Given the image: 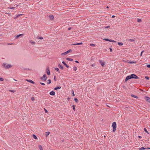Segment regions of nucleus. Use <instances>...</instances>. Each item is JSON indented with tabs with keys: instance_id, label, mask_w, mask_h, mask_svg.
<instances>
[{
	"instance_id": "nucleus-6",
	"label": "nucleus",
	"mask_w": 150,
	"mask_h": 150,
	"mask_svg": "<svg viewBox=\"0 0 150 150\" xmlns=\"http://www.w3.org/2000/svg\"><path fill=\"white\" fill-rule=\"evenodd\" d=\"M99 62L102 67L104 66L105 62L103 61L100 60L99 61Z\"/></svg>"
},
{
	"instance_id": "nucleus-23",
	"label": "nucleus",
	"mask_w": 150,
	"mask_h": 150,
	"mask_svg": "<svg viewBox=\"0 0 150 150\" xmlns=\"http://www.w3.org/2000/svg\"><path fill=\"white\" fill-rule=\"evenodd\" d=\"M131 96L132 97H134V98H137V99L138 98V97L137 96H135V95H133V94L131 95Z\"/></svg>"
},
{
	"instance_id": "nucleus-33",
	"label": "nucleus",
	"mask_w": 150,
	"mask_h": 150,
	"mask_svg": "<svg viewBox=\"0 0 150 150\" xmlns=\"http://www.w3.org/2000/svg\"><path fill=\"white\" fill-rule=\"evenodd\" d=\"M72 108L74 111H75V105H72Z\"/></svg>"
},
{
	"instance_id": "nucleus-60",
	"label": "nucleus",
	"mask_w": 150,
	"mask_h": 150,
	"mask_svg": "<svg viewBox=\"0 0 150 150\" xmlns=\"http://www.w3.org/2000/svg\"><path fill=\"white\" fill-rule=\"evenodd\" d=\"M69 99H70V98H68V100H69Z\"/></svg>"
},
{
	"instance_id": "nucleus-18",
	"label": "nucleus",
	"mask_w": 150,
	"mask_h": 150,
	"mask_svg": "<svg viewBox=\"0 0 150 150\" xmlns=\"http://www.w3.org/2000/svg\"><path fill=\"white\" fill-rule=\"evenodd\" d=\"M54 69L56 71H58L59 73H61L60 72V71L59 69L58 68L56 67L54 68Z\"/></svg>"
},
{
	"instance_id": "nucleus-43",
	"label": "nucleus",
	"mask_w": 150,
	"mask_h": 150,
	"mask_svg": "<svg viewBox=\"0 0 150 150\" xmlns=\"http://www.w3.org/2000/svg\"><path fill=\"white\" fill-rule=\"evenodd\" d=\"M147 67L148 68H150V64L147 65Z\"/></svg>"
},
{
	"instance_id": "nucleus-54",
	"label": "nucleus",
	"mask_w": 150,
	"mask_h": 150,
	"mask_svg": "<svg viewBox=\"0 0 150 150\" xmlns=\"http://www.w3.org/2000/svg\"><path fill=\"white\" fill-rule=\"evenodd\" d=\"M75 62L76 63H79V62L78 61H77V60H76L75 61Z\"/></svg>"
},
{
	"instance_id": "nucleus-50",
	"label": "nucleus",
	"mask_w": 150,
	"mask_h": 150,
	"mask_svg": "<svg viewBox=\"0 0 150 150\" xmlns=\"http://www.w3.org/2000/svg\"><path fill=\"white\" fill-rule=\"evenodd\" d=\"M71 27H69L68 29V30H71Z\"/></svg>"
},
{
	"instance_id": "nucleus-25",
	"label": "nucleus",
	"mask_w": 150,
	"mask_h": 150,
	"mask_svg": "<svg viewBox=\"0 0 150 150\" xmlns=\"http://www.w3.org/2000/svg\"><path fill=\"white\" fill-rule=\"evenodd\" d=\"M118 44L119 45H122L123 44V43L122 42H118Z\"/></svg>"
},
{
	"instance_id": "nucleus-10",
	"label": "nucleus",
	"mask_w": 150,
	"mask_h": 150,
	"mask_svg": "<svg viewBox=\"0 0 150 150\" xmlns=\"http://www.w3.org/2000/svg\"><path fill=\"white\" fill-rule=\"evenodd\" d=\"M49 18L50 20H54V16L53 15H50L49 16Z\"/></svg>"
},
{
	"instance_id": "nucleus-63",
	"label": "nucleus",
	"mask_w": 150,
	"mask_h": 150,
	"mask_svg": "<svg viewBox=\"0 0 150 150\" xmlns=\"http://www.w3.org/2000/svg\"><path fill=\"white\" fill-rule=\"evenodd\" d=\"M28 89V87H27L26 88V89Z\"/></svg>"
},
{
	"instance_id": "nucleus-38",
	"label": "nucleus",
	"mask_w": 150,
	"mask_h": 150,
	"mask_svg": "<svg viewBox=\"0 0 150 150\" xmlns=\"http://www.w3.org/2000/svg\"><path fill=\"white\" fill-rule=\"evenodd\" d=\"M31 100L32 101H33L35 100V98L34 97H32L31 98Z\"/></svg>"
},
{
	"instance_id": "nucleus-2",
	"label": "nucleus",
	"mask_w": 150,
	"mask_h": 150,
	"mask_svg": "<svg viewBox=\"0 0 150 150\" xmlns=\"http://www.w3.org/2000/svg\"><path fill=\"white\" fill-rule=\"evenodd\" d=\"M3 67L6 69H9L12 66L11 64H6L5 63H4L2 64Z\"/></svg>"
},
{
	"instance_id": "nucleus-29",
	"label": "nucleus",
	"mask_w": 150,
	"mask_h": 150,
	"mask_svg": "<svg viewBox=\"0 0 150 150\" xmlns=\"http://www.w3.org/2000/svg\"><path fill=\"white\" fill-rule=\"evenodd\" d=\"M137 22H139V23H140L142 21V20L141 19H137Z\"/></svg>"
},
{
	"instance_id": "nucleus-57",
	"label": "nucleus",
	"mask_w": 150,
	"mask_h": 150,
	"mask_svg": "<svg viewBox=\"0 0 150 150\" xmlns=\"http://www.w3.org/2000/svg\"><path fill=\"white\" fill-rule=\"evenodd\" d=\"M138 137L139 138H142V137L140 136H138Z\"/></svg>"
},
{
	"instance_id": "nucleus-36",
	"label": "nucleus",
	"mask_w": 150,
	"mask_h": 150,
	"mask_svg": "<svg viewBox=\"0 0 150 150\" xmlns=\"http://www.w3.org/2000/svg\"><path fill=\"white\" fill-rule=\"evenodd\" d=\"M103 40L107 41H110V39H108L105 38L103 39Z\"/></svg>"
},
{
	"instance_id": "nucleus-56",
	"label": "nucleus",
	"mask_w": 150,
	"mask_h": 150,
	"mask_svg": "<svg viewBox=\"0 0 150 150\" xmlns=\"http://www.w3.org/2000/svg\"><path fill=\"white\" fill-rule=\"evenodd\" d=\"M115 16H114V15H113V16H112V18H115Z\"/></svg>"
},
{
	"instance_id": "nucleus-9",
	"label": "nucleus",
	"mask_w": 150,
	"mask_h": 150,
	"mask_svg": "<svg viewBox=\"0 0 150 150\" xmlns=\"http://www.w3.org/2000/svg\"><path fill=\"white\" fill-rule=\"evenodd\" d=\"M145 149H150V148H144L143 147H142L140 148H139V150H144Z\"/></svg>"
},
{
	"instance_id": "nucleus-59",
	"label": "nucleus",
	"mask_w": 150,
	"mask_h": 150,
	"mask_svg": "<svg viewBox=\"0 0 150 150\" xmlns=\"http://www.w3.org/2000/svg\"><path fill=\"white\" fill-rule=\"evenodd\" d=\"M18 6V5H16H16H14V6H15V8L16 7H17V6Z\"/></svg>"
},
{
	"instance_id": "nucleus-4",
	"label": "nucleus",
	"mask_w": 150,
	"mask_h": 150,
	"mask_svg": "<svg viewBox=\"0 0 150 150\" xmlns=\"http://www.w3.org/2000/svg\"><path fill=\"white\" fill-rule=\"evenodd\" d=\"M72 52V50L71 49H69L66 52L62 53V55H64L66 54H67L69 52Z\"/></svg>"
},
{
	"instance_id": "nucleus-64",
	"label": "nucleus",
	"mask_w": 150,
	"mask_h": 150,
	"mask_svg": "<svg viewBox=\"0 0 150 150\" xmlns=\"http://www.w3.org/2000/svg\"><path fill=\"white\" fill-rule=\"evenodd\" d=\"M14 80L15 81H17V80H15V79H14Z\"/></svg>"
},
{
	"instance_id": "nucleus-30",
	"label": "nucleus",
	"mask_w": 150,
	"mask_h": 150,
	"mask_svg": "<svg viewBox=\"0 0 150 150\" xmlns=\"http://www.w3.org/2000/svg\"><path fill=\"white\" fill-rule=\"evenodd\" d=\"M73 69L75 71H76L77 70V67H74L73 68Z\"/></svg>"
},
{
	"instance_id": "nucleus-39",
	"label": "nucleus",
	"mask_w": 150,
	"mask_h": 150,
	"mask_svg": "<svg viewBox=\"0 0 150 150\" xmlns=\"http://www.w3.org/2000/svg\"><path fill=\"white\" fill-rule=\"evenodd\" d=\"M145 79L147 80H149V77L148 76H146L145 77Z\"/></svg>"
},
{
	"instance_id": "nucleus-13",
	"label": "nucleus",
	"mask_w": 150,
	"mask_h": 150,
	"mask_svg": "<svg viewBox=\"0 0 150 150\" xmlns=\"http://www.w3.org/2000/svg\"><path fill=\"white\" fill-rule=\"evenodd\" d=\"M58 67L60 69H64V67L63 66L60 65V64H58Z\"/></svg>"
},
{
	"instance_id": "nucleus-53",
	"label": "nucleus",
	"mask_w": 150,
	"mask_h": 150,
	"mask_svg": "<svg viewBox=\"0 0 150 150\" xmlns=\"http://www.w3.org/2000/svg\"><path fill=\"white\" fill-rule=\"evenodd\" d=\"M61 140L62 142H63L64 141V139L63 138H62V139H61Z\"/></svg>"
},
{
	"instance_id": "nucleus-47",
	"label": "nucleus",
	"mask_w": 150,
	"mask_h": 150,
	"mask_svg": "<svg viewBox=\"0 0 150 150\" xmlns=\"http://www.w3.org/2000/svg\"><path fill=\"white\" fill-rule=\"evenodd\" d=\"M9 91L10 92H13V93L15 91L14 90H9Z\"/></svg>"
},
{
	"instance_id": "nucleus-62",
	"label": "nucleus",
	"mask_w": 150,
	"mask_h": 150,
	"mask_svg": "<svg viewBox=\"0 0 150 150\" xmlns=\"http://www.w3.org/2000/svg\"><path fill=\"white\" fill-rule=\"evenodd\" d=\"M107 7V8H108V6H107V7Z\"/></svg>"
},
{
	"instance_id": "nucleus-51",
	"label": "nucleus",
	"mask_w": 150,
	"mask_h": 150,
	"mask_svg": "<svg viewBox=\"0 0 150 150\" xmlns=\"http://www.w3.org/2000/svg\"><path fill=\"white\" fill-rule=\"evenodd\" d=\"M72 95L73 96H75V95H74V92L73 91V92H72Z\"/></svg>"
},
{
	"instance_id": "nucleus-37",
	"label": "nucleus",
	"mask_w": 150,
	"mask_h": 150,
	"mask_svg": "<svg viewBox=\"0 0 150 150\" xmlns=\"http://www.w3.org/2000/svg\"><path fill=\"white\" fill-rule=\"evenodd\" d=\"M110 42H116V41L112 40H110Z\"/></svg>"
},
{
	"instance_id": "nucleus-3",
	"label": "nucleus",
	"mask_w": 150,
	"mask_h": 150,
	"mask_svg": "<svg viewBox=\"0 0 150 150\" xmlns=\"http://www.w3.org/2000/svg\"><path fill=\"white\" fill-rule=\"evenodd\" d=\"M112 126L113 128V131L115 132L116 130V124L115 122H114L112 124Z\"/></svg>"
},
{
	"instance_id": "nucleus-40",
	"label": "nucleus",
	"mask_w": 150,
	"mask_h": 150,
	"mask_svg": "<svg viewBox=\"0 0 150 150\" xmlns=\"http://www.w3.org/2000/svg\"><path fill=\"white\" fill-rule=\"evenodd\" d=\"M4 80V79L1 77H0V81H2Z\"/></svg>"
},
{
	"instance_id": "nucleus-14",
	"label": "nucleus",
	"mask_w": 150,
	"mask_h": 150,
	"mask_svg": "<svg viewBox=\"0 0 150 150\" xmlns=\"http://www.w3.org/2000/svg\"><path fill=\"white\" fill-rule=\"evenodd\" d=\"M61 88V86H58L55 88H54V90H57L58 89H60Z\"/></svg>"
},
{
	"instance_id": "nucleus-15",
	"label": "nucleus",
	"mask_w": 150,
	"mask_h": 150,
	"mask_svg": "<svg viewBox=\"0 0 150 150\" xmlns=\"http://www.w3.org/2000/svg\"><path fill=\"white\" fill-rule=\"evenodd\" d=\"M62 63L63 64L67 67H69V66L67 65L64 61H63L62 62Z\"/></svg>"
},
{
	"instance_id": "nucleus-20",
	"label": "nucleus",
	"mask_w": 150,
	"mask_h": 150,
	"mask_svg": "<svg viewBox=\"0 0 150 150\" xmlns=\"http://www.w3.org/2000/svg\"><path fill=\"white\" fill-rule=\"evenodd\" d=\"M33 138L35 139H38V138L37 136L35 134H33Z\"/></svg>"
},
{
	"instance_id": "nucleus-61",
	"label": "nucleus",
	"mask_w": 150,
	"mask_h": 150,
	"mask_svg": "<svg viewBox=\"0 0 150 150\" xmlns=\"http://www.w3.org/2000/svg\"><path fill=\"white\" fill-rule=\"evenodd\" d=\"M11 45V44H8V45Z\"/></svg>"
},
{
	"instance_id": "nucleus-58",
	"label": "nucleus",
	"mask_w": 150,
	"mask_h": 150,
	"mask_svg": "<svg viewBox=\"0 0 150 150\" xmlns=\"http://www.w3.org/2000/svg\"><path fill=\"white\" fill-rule=\"evenodd\" d=\"M18 6V5H16H16H14V6H15V8L16 7H17V6Z\"/></svg>"
},
{
	"instance_id": "nucleus-35",
	"label": "nucleus",
	"mask_w": 150,
	"mask_h": 150,
	"mask_svg": "<svg viewBox=\"0 0 150 150\" xmlns=\"http://www.w3.org/2000/svg\"><path fill=\"white\" fill-rule=\"evenodd\" d=\"M30 42L31 43H32L33 44H35V42H33V41L32 40H31L30 41Z\"/></svg>"
},
{
	"instance_id": "nucleus-32",
	"label": "nucleus",
	"mask_w": 150,
	"mask_h": 150,
	"mask_svg": "<svg viewBox=\"0 0 150 150\" xmlns=\"http://www.w3.org/2000/svg\"><path fill=\"white\" fill-rule=\"evenodd\" d=\"M144 131L146 132L147 133H148V134H149V133L147 131V130L145 128L144 129Z\"/></svg>"
},
{
	"instance_id": "nucleus-17",
	"label": "nucleus",
	"mask_w": 150,
	"mask_h": 150,
	"mask_svg": "<svg viewBox=\"0 0 150 150\" xmlns=\"http://www.w3.org/2000/svg\"><path fill=\"white\" fill-rule=\"evenodd\" d=\"M135 38H134V39H129V41L130 42H134L135 41Z\"/></svg>"
},
{
	"instance_id": "nucleus-12",
	"label": "nucleus",
	"mask_w": 150,
	"mask_h": 150,
	"mask_svg": "<svg viewBox=\"0 0 150 150\" xmlns=\"http://www.w3.org/2000/svg\"><path fill=\"white\" fill-rule=\"evenodd\" d=\"M49 93L51 96H54L55 95V92L53 91H51Z\"/></svg>"
},
{
	"instance_id": "nucleus-11",
	"label": "nucleus",
	"mask_w": 150,
	"mask_h": 150,
	"mask_svg": "<svg viewBox=\"0 0 150 150\" xmlns=\"http://www.w3.org/2000/svg\"><path fill=\"white\" fill-rule=\"evenodd\" d=\"M26 80L29 82L32 83L33 84H34L35 83V82L33 81H32V80L30 79H26Z\"/></svg>"
},
{
	"instance_id": "nucleus-34",
	"label": "nucleus",
	"mask_w": 150,
	"mask_h": 150,
	"mask_svg": "<svg viewBox=\"0 0 150 150\" xmlns=\"http://www.w3.org/2000/svg\"><path fill=\"white\" fill-rule=\"evenodd\" d=\"M90 45L91 46L94 47L95 46V44H91Z\"/></svg>"
},
{
	"instance_id": "nucleus-52",
	"label": "nucleus",
	"mask_w": 150,
	"mask_h": 150,
	"mask_svg": "<svg viewBox=\"0 0 150 150\" xmlns=\"http://www.w3.org/2000/svg\"><path fill=\"white\" fill-rule=\"evenodd\" d=\"M110 28V26H107L105 27V28Z\"/></svg>"
},
{
	"instance_id": "nucleus-22",
	"label": "nucleus",
	"mask_w": 150,
	"mask_h": 150,
	"mask_svg": "<svg viewBox=\"0 0 150 150\" xmlns=\"http://www.w3.org/2000/svg\"><path fill=\"white\" fill-rule=\"evenodd\" d=\"M66 59L67 60L70 61H72L73 60V59H71V58H66Z\"/></svg>"
},
{
	"instance_id": "nucleus-55",
	"label": "nucleus",
	"mask_w": 150,
	"mask_h": 150,
	"mask_svg": "<svg viewBox=\"0 0 150 150\" xmlns=\"http://www.w3.org/2000/svg\"><path fill=\"white\" fill-rule=\"evenodd\" d=\"M21 14H19L16 17H18V16H19L20 15H21Z\"/></svg>"
},
{
	"instance_id": "nucleus-8",
	"label": "nucleus",
	"mask_w": 150,
	"mask_h": 150,
	"mask_svg": "<svg viewBox=\"0 0 150 150\" xmlns=\"http://www.w3.org/2000/svg\"><path fill=\"white\" fill-rule=\"evenodd\" d=\"M46 72L48 75H50V71L49 68L48 67H47L46 68Z\"/></svg>"
},
{
	"instance_id": "nucleus-28",
	"label": "nucleus",
	"mask_w": 150,
	"mask_h": 150,
	"mask_svg": "<svg viewBox=\"0 0 150 150\" xmlns=\"http://www.w3.org/2000/svg\"><path fill=\"white\" fill-rule=\"evenodd\" d=\"M39 147L40 150H43V149L42 146L41 145H40L39 146Z\"/></svg>"
},
{
	"instance_id": "nucleus-31",
	"label": "nucleus",
	"mask_w": 150,
	"mask_h": 150,
	"mask_svg": "<svg viewBox=\"0 0 150 150\" xmlns=\"http://www.w3.org/2000/svg\"><path fill=\"white\" fill-rule=\"evenodd\" d=\"M48 82L47 83V84H49L51 83V81L50 79H49L48 80Z\"/></svg>"
},
{
	"instance_id": "nucleus-27",
	"label": "nucleus",
	"mask_w": 150,
	"mask_h": 150,
	"mask_svg": "<svg viewBox=\"0 0 150 150\" xmlns=\"http://www.w3.org/2000/svg\"><path fill=\"white\" fill-rule=\"evenodd\" d=\"M74 100L75 101L76 103H78L79 102L78 100L76 98H74Z\"/></svg>"
},
{
	"instance_id": "nucleus-44",
	"label": "nucleus",
	"mask_w": 150,
	"mask_h": 150,
	"mask_svg": "<svg viewBox=\"0 0 150 150\" xmlns=\"http://www.w3.org/2000/svg\"><path fill=\"white\" fill-rule=\"evenodd\" d=\"M44 110L45 111V112H48L47 110L45 108H44Z\"/></svg>"
},
{
	"instance_id": "nucleus-16",
	"label": "nucleus",
	"mask_w": 150,
	"mask_h": 150,
	"mask_svg": "<svg viewBox=\"0 0 150 150\" xmlns=\"http://www.w3.org/2000/svg\"><path fill=\"white\" fill-rule=\"evenodd\" d=\"M50 133V132H47L45 133V135L46 137H47L48 135H49Z\"/></svg>"
},
{
	"instance_id": "nucleus-48",
	"label": "nucleus",
	"mask_w": 150,
	"mask_h": 150,
	"mask_svg": "<svg viewBox=\"0 0 150 150\" xmlns=\"http://www.w3.org/2000/svg\"><path fill=\"white\" fill-rule=\"evenodd\" d=\"M109 49H110V51L111 52H112V49L111 48H109Z\"/></svg>"
},
{
	"instance_id": "nucleus-41",
	"label": "nucleus",
	"mask_w": 150,
	"mask_h": 150,
	"mask_svg": "<svg viewBox=\"0 0 150 150\" xmlns=\"http://www.w3.org/2000/svg\"><path fill=\"white\" fill-rule=\"evenodd\" d=\"M40 83L42 85H43V86H44V85H45V84L44 83H42V82H40Z\"/></svg>"
},
{
	"instance_id": "nucleus-7",
	"label": "nucleus",
	"mask_w": 150,
	"mask_h": 150,
	"mask_svg": "<svg viewBox=\"0 0 150 150\" xmlns=\"http://www.w3.org/2000/svg\"><path fill=\"white\" fill-rule=\"evenodd\" d=\"M145 99L147 102L150 103V98L147 96H145Z\"/></svg>"
},
{
	"instance_id": "nucleus-46",
	"label": "nucleus",
	"mask_w": 150,
	"mask_h": 150,
	"mask_svg": "<svg viewBox=\"0 0 150 150\" xmlns=\"http://www.w3.org/2000/svg\"><path fill=\"white\" fill-rule=\"evenodd\" d=\"M15 8V7H9L8 8L11 9H13Z\"/></svg>"
},
{
	"instance_id": "nucleus-42",
	"label": "nucleus",
	"mask_w": 150,
	"mask_h": 150,
	"mask_svg": "<svg viewBox=\"0 0 150 150\" xmlns=\"http://www.w3.org/2000/svg\"><path fill=\"white\" fill-rule=\"evenodd\" d=\"M144 52V50H143L141 53L140 56H142L143 52Z\"/></svg>"
},
{
	"instance_id": "nucleus-26",
	"label": "nucleus",
	"mask_w": 150,
	"mask_h": 150,
	"mask_svg": "<svg viewBox=\"0 0 150 150\" xmlns=\"http://www.w3.org/2000/svg\"><path fill=\"white\" fill-rule=\"evenodd\" d=\"M37 37L38 39H39L41 40L42 39H43V37L42 36L39 37V36H37Z\"/></svg>"
},
{
	"instance_id": "nucleus-19",
	"label": "nucleus",
	"mask_w": 150,
	"mask_h": 150,
	"mask_svg": "<svg viewBox=\"0 0 150 150\" xmlns=\"http://www.w3.org/2000/svg\"><path fill=\"white\" fill-rule=\"evenodd\" d=\"M24 35V34H21L18 35H17V36H16V39L18 38L20 36H23Z\"/></svg>"
},
{
	"instance_id": "nucleus-24",
	"label": "nucleus",
	"mask_w": 150,
	"mask_h": 150,
	"mask_svg": "<svg viewBox=\"0 0 150 150\" xmlns=\"http://www.w3.org/2000/svg\"><path fill=\"white\" fill-rule=\"evenodd\" d=\"M83 44V43L82 42H80V43H78L75 44H73V45H82Z\"/></svg>"
},
{
	"instance_id": "nucleus-49",
	"label": "nucleus",
	"mask_w": 150,
	"mask_h": 150,
	"mask_svg": "<svg viewBox=\"0 0 150 150\" xmlns=\"http://www.w3.org/2000/svg\"><path fill=\"white\" fill-rule=\"evenodd\" d=\"M91 66L93 67H94L95 66V64H93L91 65Z\"/></svg>"
},
{
	"instance_id": "nucleus-45",
	"label": "nucleus",
	"mask_w": 150,
	"mask_h": 150,
	"mask_svg": "<svg viewBox=\"0 0 150 150\" xmlns=\"http://www.w3.org/2000/svg\"><path fill=\"white\" fill-rule=\"evenodd\" d=\"M56 76H54V80L55 81H56Z\"/></svg>"
},
{
	"instance_id": "nucleus-5",
	"label": "nucleus",
	"mask_w": 150,
	"mask_h": 150,
	"mask_svg": "<svg viewBox=\"0 0 150 150\" xmlns=\"http://www.w3.org/2000/svg\"><path fill=\"white\" fill-rule=\"evenodd\" d=\"M40 79L44 81H46L47 79V76L45 74H44L42 77H41L40 78Z\"/></svg>"
},
{
	"instance_id": "nucleus-21",
	"label": "nucleus",
	"mask_w": 150,
	"mask_h": 150,
	"mask_svg": "<svg viewBox=\"0 0 150 150\" xmlns=\"http://www.w3.org/2000/svg\"><path fill=\"white\" fill-rule=\"evenodd\" d=\"M128 63L129 64H133V63L136 64V62H134V61L129 62Z\"/></svg>"
},
{
	"instance_id": "nucleus-1",
	"label": "nucleus",
	"mask_w": 150,
	"mask_h": 150,
	"mask_svg": "<svg viewBox=\"0 0 150 150\" xmlns=\"http://www.w3.org/2000/svg\"><path fill=\"white\" fill-rule=\"evenodd\" d=\"M131 79H139V77L134 74H132L131 75L127 76L126 78L125 82H126L128 80Z\"/></svg>"
}]
</instances>
